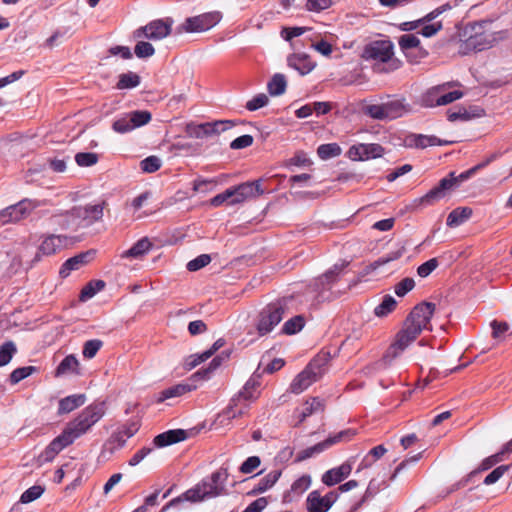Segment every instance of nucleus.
<instances>
[{
	"instance_id": "f257e3e1",
	"label": "nucleus",
	"mask_w": 512,
	"mask_h": 512,
	"mask_svg": "<svg viewBox=\"0 0 512 512\" xmlns=\"http://www.w3.org/2000/svg\"><path fill=\"white\" fill-rule=\"evenodd\" d=\"M106 413L104 401L95 402L84 408L81 413L70 421L62 433L72 444L76 439L87 433L93 425L102 419Z\"/></svg>"
},
{
	"instance_id": "f03ea898",
	"label": "nucleus",
	"mask_w": 512,
	"mask_h": 512,
	"mask_svg": "<svg viewBox=\"0 0 512 512\" xmlns=\"http://www.w3.org/2000/svg\"><path fill=\"white\" fill-rule=\"evenodd\" d=\"M330 360L328 352H320L299 373L290 385V391L294 394H300L306 390L312 383L316 382L324 374L326 365Z\"/></svg>"
},
{
	"instance_id": "7ed1b4c3",
	"label": "nucleus",
	"mask_w": 512,
	"mask_h": 512,
	"mask_svg": "<svg viewBox=\"0 0 512 512\" xmlns=\"http://www.w3.org/2000/svg\"><path fill=\"white\" fill-rule=\"evenodd\" d=\"M419 335L417 329L404 323L403 328L396 334L394 342L387 348L378 364L382 367L389 366Z\"/></svg>"
},
{
	"instance_id": "20e7f679",
	"label": "nucleus",
	"mask_w": 512,
	"mask_h": 512,
	"mask_svg": "<svg viewBox=\"0 0 512 512\" xmlns=\"http://www.w3.org/2000/svg\"><path fill=\"white\" fill-rule=\"evenodd\" d=\"M287 311L286 300H278L268 304L259 314L257 331L263 336L270 333L283 319Z\"/></svg>"
},
{
	"instance_id": "39448f33",
	"label": "nucleus",
	"mask_w": 512,
	"mask_h": 512,
	"mask_svg": "<svg viewBox=\"0 0 512 512\" xmlns=\"http://www.w3.org/2000/svg\"><path fill=\"white\" fill-rule=\"evenodd\" d=\"M471 31L473 34H470L461 45L464 54L470 51H483L491 48L497 40L494 33L483 30L482 23H474L471 25Z\"/></svg>"
},
{
	"instance_id": "423d86ee",
	"label": "nucleus",
	"mask_w": 512,
	"mask_h": 512,
	"mask_svg": "<svg viewBox=\"0 0 512 512\" xmlns=\"http://www.w3.org/2000/svg\"><path fill=\"white\" fill-rule=\"evenodd\" d=\"M222 19V13L211 11L189 17L178 27V33H201L215 27Z\"/></svg>"
},
{
	"instance_id": "0eeeda50",
	"label": "nucleus",
	"mask_w": 512,
	"mask_h": 512,
	"mask_svg": "<svg viewBox=\"0 0 512 512\" xmlns=\"http://www.w3.org/2000/svg\"><path fill=\"white\" fill-rule=\"evenodd\" d=\"M234 126L231 120H216L206 123L190 122L185 126L186 134L191 138L203 139L219 135Z\"/></svg>"
},
{
	"instance_id": "6e6552de",
	"label": "nucleus",
	"mask_w": 512,
	"mask_h": 512,
	"mask_svg": "<svg viewBox=\"0 0 512 512\" xmlns=\"http://www.w3.org/2000/svg\"><path fill=\"white\" fill-rule=\"evenodd\" d=\"M173 23L172 18L153 20L136 29L133 32V37L135 39L147 38L152 41L162 40L171 34Z\"/></svg>"
},
{
	"instance_id": "1a4fd4ad",
	"label": "nucleus",
	"mask_w": 512,
	"mask_h": 512,
	"mask_svg": "<svg viewBox=\"0 0 512 512\" xmlns=\"http://www.w3.org/2000/svg\"><path fill=\"white\" fill-rule=\"evenodd\" d=\"M435 304L422 302L416 305L404 321L410 327H414L421 333L423 330H432L430 320L435 311Z\"/></svg>"
},
{
	"instance_id": "9d476101",
	"label": "nucleus",
	"mask_w": 512,
	"mask_h": 512,
	"mask_svg": "<svg viewBox=\"0 0 512 512\" xmlns=\"http://www.w3.org/2000/svg\"><path fill=\"white\" fill-rule=\"evenodd\" d=\"M349 265L348 261H341L340 263H336L326 271L323 275L317 277L313 283L310 285L312 290L317 293L316 299L318 301H324L327 299L324 293L329 291L332 284L338 280L340 273Z\"/></svg>"
},
{
	"instance_id": "9b49d317",
	"label": "nucleus",
	"mask_w": 512,
	"mask_h": 512,
	"mask_svg": "<svg viewBox=\"0 0 512 512\" xmlns=\"http://www.w3.org/2000/svg\"><path fill=\"white\" fill-rule=\"evenodd\" d=\"M104 202L95 205L73 207L66 217H73L77 220V227H89L103 217Z\"/></svg>"
},
{
	"instance_id": "f8f14e48",
	"label": "nucleus",
	"mask_w": 512,
	"mask_h": 512,
	"mask_svg": "<svg viewBox=\"0 0 512 512\" xmlns=\"http://www.w3.org/2000/svg\"><path fill=\"white\" fill-rule=\"evenodd\" d=\"M355 435V431L351 429H346L338 432L337 434L328 437L322 442L315 444L314 446L308 447L297 454L296 462L304 461L316 454H320L326 449L330 448L336 443H339L344 440H350Z\"/></svg>"
},
{
	"instance_id": "ddd939ff",
	"label": "nucleus",
	"mask_w": 512,
	"mask_h": 512,
	"mask_svg": "<svg viewBox=\"0 0 512 512\" xmlns=\"http://www.w3.org/2000/svg\"><path fill=\"white\" fill-rule=\"evenodd\" d=\"M455 180L450 177L448 174L447 177L441 179L439 183L433 187L430 191H428L424 196L415 199L414 204L416 206L423 205H433L434 203L440 201L445 198L451 191L455 189Z\"/></svg>"
},
{
	"instance_id": "4468645a",
	"label": "nucleus",
	"mask_w": 512,
	"mask_h": 512,
	"mask_svg": "<svg viewBox=\"0 0 512 512\" xmlns=\"http://www.w3.org/2000/svg\"><path fill=\"white\" fill-rule=\"evenodd\" d=\"M227 471H216L212 473L210 479H204L198 483L204 498H214L227 494L224 482L227 479Z\"/></svg>"
},
{
	"instance_id": "2eb2a0df",
	"label": "nucleus",
	"mask_w": 512,
	"mask_h": 512,
	"mask_svg": "<svg viewBox=\"0 0 512 512\" xmlns=\"http://www.w3.org/2000/svg\"><path fill=\"white\" fill-rule=\"evenodd\" d=\"M393 56V44L389 40H378L366 45L362 57L382 63L388 62Z\"/></svg>"
},
{
	"instance_id": "dca6fc26",
	"label": "nucleus",
	"mask_w": 512,
	"mask_h": 512,
	"mask_svg": "<svg viewBox=\"0 0 512 512\" xmlns=\"http://www.w3.org/2000/svg\"><path fill=\"white\" fill-rule=\"evenodd\" d=\"M260 384L258 376L249 378L243 388L231 398L229 411H231L232 408H237L242 401L251 403L257 400L260 395Z\"/></svg>"
},
{
	"instance_id": "f3484780",
	"label": "nucleus",
	"mask_w": 512,
	"mask_h": 512,
	"mask_svg": "<svg viewBox=\"0 0 512 512\" xmlns=\"http://www.w3.org/2000/svg\"><path fill=\"white\" fill-rule=\"evenodd\" d=\"M32 210V202L29 199L19 201L17 204L11 205L0 212V226L18 222L27 217Z\"/></svg>"
},
{
	"instance_id": "a211bd4d",
	"label": "nucleus",
	"mask_w": 512,
	"mask_h": 512,
	"mask_svg": "<svg viewBox=\"0 0 512 512\" xmlns=\"http://www.w3.org/2000/svg\"><path fill=\"white\" fill-rule=\"evenodd\" d=\"M347 154L353 161H364L381 157L384 154V148L377 143H360L351 146Z\"/></svg>"
},
{
	"instance_id": "6ab92c4d",
	"label": "nucleus",
	"mask_w": 512,
	"mask_h": 512,
	"mask_svg": "<svg viewBox=\"0 0 512 512\" xmlns=\"http://www.w3.org/2000/svg\"><path fill=\"white\" fill-rule=\"evenodd\" d=\"M96 251L91 249L86 252L79 253L64 262L59 274L62 278L70 275L71 271L78 270L85 264L89 263L95 256Z\"/></svg>"
},
{
	"instance_id": "aec40b11",
	"label": "nucleus",
	"mask_w": 512,
	"mask_h": 512,
	"mask_svg": "<svg viewBox=\"0 0 512 512\" xmlns=\"http://www.w3.org/2000/svg\"><path fill=\"white\" fill-rule=\"evenodd\" d=\"M405 143L410 148H421L424 149L429 146H444L451 144L452 141L441 140L436 136H428L423 134H410L406 137Z\"/></svg>"
},
{
	"instance_id": "412c9836",
	"label": "nucleus",
	"mask_w": 512,
	"mask_h": 512,
	"mask_svg": "<svg viewBox=\"0 0 512 512\" xmlns=\"http://www.w3.org/2000/svg\"><path fill=\"white\" fill-rule=\"evenodd\" d=\"M69 445H71L70 441L61 433L47 446L45 451L39 455L37 459L38 463L43 464L53 460L60 451Z\"/></svg>"
},
{
	"instance_id": "4be33fe9",
	"label": "nucleus",
	"mask_w": 512,
	"mask_h": 512,
	"mask_svg": "<svg viewBox=\"0 0 512 512\" xmlns=\"http://www.w3.org/2000/svg\"><path fill=\"white\" fill-rule=\"evenodd\" d=\"M398 44L400 49L405 53L406 57L409 59L411 63L418 62L416 58H412V55L409 52L411 49L418 48L420 58H424L428 54L424 49L420 47V40L414 34H404L400 36Z\"/></svg>"
},
{
	"instance_id": "5701e85b",
	"label": "nucleus",
	"mask_w": 512,
	"mask_h": 512,
	"mask_svg": "<svg viewBox=\"0 0 512 512\" xmlns=\"http://www.w3.org/2000/svg\"><path fill=\"white\" fill-rule=\"evenodd\" d=\"M352 471V466L350 463L345 462L339 467L332 468L328 471H326L322 476V482L326 486H334L336 484H339L344 479H346Z\"/></svg>"
},
{
	"instance_id": "b1692460",
	"label": "nucleus",
	"mask_w": 512,
	"mask_h": 512,
	"mask_svg": "<svg viewBox=\"0 0 512 512\" xmlns=\"http://www.w3.org/2000/svg\"><path fill=\"white\" fill-rule=\"evenodd\" d=\"M66 240V236L60 235H49L46 237L39 246L38 253L34 257V262L39 259V254L49 256L56 253L58 249L65 245Z\"/></svg>"
},
{
	"instance_id": "393cba45",
	"label": "nucleus",
	"mask_w": 512,
	"mask_h": 512,
	"mask_svg": "<svg viewBox=\"0 0 512 512\" xmlns=\"http://www.w3.org/2000/svg\"><path fill=\"white\" fill-rule=\"evenodd\" d=\"M187 438V431L183 429H173L160 433L155 436L153 444L156 447L162 448L178 442L184 441Z\"/></svg>"
},
{
	"instance_id": "a878e982",
	"label": "nucleus",
	"mask_w": 512,
	"mask_h": 512,
	"mask_svg": "<svg viewBox=\"0 0 512 512\" xmlns=\"http://www.w3.org/2000/svg\"><path fill=\"white\" fill-rule=\"evenodd\" d=\"M288 66L297 70L300 75L310 73L316 66L307 54H292L287 59Z\"/></svg>"
},
{
	"instance_id": "bb28decb",
	"label": "nucleus",
	"mask_w": 512,
	"mask_h": 512,
	"mask_svg": "<svg viewBox=\"0 0 512 512\" xmlns=\"http://www.w3.org/2000/svg\"><path fill=\"white\" fill-rule=\"evenodd\" d=\"M236 191L238 195V199L236 201L244 202L249 198H256L264 193V190L261 188V180H255L251 182H245L236 186Z\"/></svg>"
},
{
	"instance_id": "cd10ccee",
	"label": "nucleus",
	"mask_w": 512,
	"mask_h": 512,
	"mask_svg": "<svg viewBox=\"0 0 512 512\" xmlns=\"http://www.w3.org/2000/svg\"><path fill=\"white\" fill-rule=\"evenodd\" d=\"M70 374H75V375H79L80 374V364H79V361L76 358V356L73 355V354H70V355L66 356L59 363V365L57 366V368L55 370V376L56 377L70 375Z\"/></svg>"
},
{
	"instance_id": "c85d7f7f",
	"label": "nucleus",
	"mask_w": 512,
	"mask_h": 512,
	"mask_svg": "<svg viewBox=\"0 0 512 512\" xmlns=\"http://www.w3.org/2000/svg\"><path fill=\"white\" fill-rule=\"evenodd\" d=\"M86 402L85 394H74L67 396L59 401L58 414H67L84 405Z\"/></svg>"
},
{
	"instance_id": "c756f323",
	"label": "nucleus",
	"mask_w": 512,
	"mask_h": 512,
	"mask_svg": "<svg viewBox=\"0 0 512 512\" xmlns=\"http://www.w3.org/2000/svg\"><path fill=\"white\" fill-rule=\"evenodd\" d=\"M448 85L449 84H442V85H437V86H434V87L428 89L425 93H423L421 95V97L419 99V104L422 107H426V108H433V107L439 106L438 105L439 93H442L443 91H445L446 87Z\"/></svg>"
},
{
	"instance_id": "7c9ffc66",
	"label": "nucleus",
	"mask_w": 512,
	"mask_h": 512,
	"mask_svg": "<svg viewBox=\"0 0 512 512\" xmlns=\"http://www.w3.org/2000/svg\"><path fill=\"white\" fill-rule=\"evenodd\" d=\"M193 389H194V387H192L189 384H177V385L171 386V387L164 389L158 393L156 402L162 403L167 399H171L174 397H180V396L192 391Z\"/></svg>"
},
{
	"instance_id": "2f4dec72",
	"label": "nucleus",
	"mask_w": 512,
	"mask_h": 512,
	"mask_svg": "<svg viewBox=\"0 0 512 512\" xmlns=\"http://www.w3.org/2000/svg\"><path fill=\"white\" fill-rule=\"evenodd\" d=\"M203 493L201 492V489L199 488V485L197 484L195 487L188 489L185 493H183L181 496L176 497L172 499L164 508L167 509L169 507L175 506L183 501H190V502H199L204 500Z\"/></svg>"
},
{
	"instance_id": "473e14b6",
	"label": "nucleus",
	"mask_w": 512,
	"mask_h": 512,
	"mask_svg": "<svg viewBox=\"0 0 512 512\" xmlns=\"http://www.w3.org/2000/svg\"><path fill=\"white\" fill-rule=\"evenodd\" d=\"M471 215L472 209L469 207L456 208L449 213L446 224L449 227H457L467 221Z\"/></svg>"
},
{
	"instance_id": "72a5a7b5",
	"label": "nucleus",
	"mask_w": 512,
	"mask_h": 512,
	"mask_svg": "<svg viewBox=\"0 0 512 512\" xmlns=\"http://www.w3.org/2000/svg\"><path fill=\"white\" fill-rule=\"evenodd\" d=\"M281 470H273L260 479L259 483L253 488L251 494L257 495L271 488L280 478Z\"/></svg>"
},
{
	"instance_id": "f704fd0d",
	"label": "nucleus",
	"mask_w": 512,
	"mask_h": 512,
	"mask_svg": "<svg viewBox=\"0 0 512 512\" xmlns=\"http://www.w3.org/2000/svg\"><path fill=\"white\" fill-rule=\"evenodd\" d=\"M306 508L308 512H327L329 510V506L326 505L318 490L309 493L306 499Z\"/></svg>"
},
{
	"instance_id": "c9c22d12",
	"label": "nucleus",
	"mask_w": 512,
	"mask_h": 512,
	"mask_svg": "<svg viewBox=\"0 0 512 512\" xmlns=\"http://www.w3.org/2000/svg\"><path fill=\"white\" fill-rule=\"evenodd\" d=\"M287 81L283 74L276 73L267 84L268 92L271 96H279L285 93Z\"/></svg>"
},
{
	"instance_id": "e433bc0d",
	"label": "nucleus",
	"mask_w": 512,
	"mask_h": 512,
	"mask_svg": "<svg viewBox=\"0 0 512 512\" xmlns=\"http://www.w3.org/2000/svg\"><path fill=\"white\" fill-rule=\"evenodd\" d=\"M152 247V243L147 237L138 240L130 249L124 252L123 257L138 258L147 253Z\"/></svg>"
},
{
	"instance_id": "4c0bfd02",
	"label": "nucleus",
	"mask_w": 512,
	"mask_h": 512,
	"mask_svg": "<svg viewBox=\"0 0 512 512\" xmlns=\"http://www.w3.org/2000/svg\"><path fill=\"white\" fill-rule=\"evenodd\" d=\"M496 158V155H491L485 162H482L472 168H470L467 171L462 172L459 175H456L455 172H450L449 175L451 178H453L455 181V188L459 187L462 182L469 179L477 170L485 167L488 165L492 160Z\"/></svg>"
},
{
	"instance_id": "58836bf2",
	"label": "nucleus",
	"mask_w": 512,
	"mask_h": 512,
	"mask_svg": "<svg viewBox=\"0 0 512 512\" xmlns=\"http://www.w3.org/2000/svg\"><path fill=\"white\" fill-rule=\"evenodd\" d=\"M141 82V78L134 72H127L119 75L116 88L119 90L132 89L137 87Z\"/></svg>"
},
{
	"instance_id": "ea45409f",
	"label": "nucleus",
	"mask_w": 512,
	"mask_h": 512,
	"mask_svg": "<svg viewBox=\"0 0 512 512\" xmlns=\"http://www.w3.org/2000/svg\"><path fill=\"white\" fill-rule=\"evenodd\" d=\"M503 457L504 455L501 454V451H499L498 453L494 454V455H491L487 458H485L478 469L472 471L468 476H467V479L465 480V483H467L471 477H473L474 475H476L477 473L481 472V471H486L490 468H492L494 465H496L497 463L503 461Z\"/></svg>"
},
{
	"instance_id": "a19ab883",
	"label": "nucleus",
	"mask_w": 512,
	"mask_h": 512,
	"mask_svg": "<svg viewBox=\"0 0 512 512\" xmlns=\"http://www.w3.org/2000/svg\"><path fill=\"white\" fill-rule=\"evenodd\" d=\"M386 118L395 119L405 112V106L401 100L394 99L384 103Z\"/></svg>"
},
{
	"instance_id": "79ce46f5",
	"label": "nucleus",
	"mask_w": 512,
	"mask_h": 512,
	"mask_svg": "<svg viewBox=\"0 0 512 512\" xmlns=\"http://www.w3.org/2000/svg\"><path fill=\"white\" fill-rule=\"evenodd\" d=\"M396 305L397 302L391 295H385L382 302L375 307L374 314L377 317H385L395 309Z\"/></svg>"
},
{
	"instance_id": "37998d69",
	"label": "nucleus",
	"mask_w": 512,
	"mask_h": 512,
	"mask_svg": "<svg viewBox=\"0 0 512 512\" xmlns=\"http://www.w3.org/2000/svg\"><path fill=\"white\" fill-rule=\"evenodd\" d=\"M105 282L103 280H92L90 281L80 293V300L86 301L92 298L97 292L103 290Z\"/></svg>"
},
{
	"instance_id": "c03bdc74",
	"label": "nucleus",
	"mask_w": 512,
	"mask_h": 512,
	"mask_svg": "<svg viewBox=\"0 0 512 512\" xmlns=\"http://www.w3.org/2000/svg\"><path fill=\"white\" fill-rule=\"evenodd\" d=\"M341 152V147L337 143L322 144L317 149V154L322 160L337 157Z\"/></svg>"
},
{
	"instance_id": "a18cd8bd",
	"label": "nucleus",
	"mask_w": 512,
	"mask_h": 512,
	"mask_svg": "<svg viewBox=\"0 0 512 512\" xmlns=\"http://www.w3.org/2000/svg\"><path fill=\"white\" fill-rule=\"evenodd\" d=\"M305 324V319L302 315H297L286 321L282 327V332L287 335H293L299 332Z\"/></svg>"
},
{
	"instance_id": "49530a36",
	"label": "nucleus",
	"mask_w": 512,
	"mask_h": 512,
	"mask_svg": "<svg viewBox=\"0 0 512 512\" xmlns=\"http://www.w3.org/2000/svg\"><path fill=\"white\" fill-rule=\"evenodd\" d=\"M128 114L130 116L129 121L132 122L134 129L148 124L152 119L151 113L147 110H135Z\"/></svg>"
},
{
	"instance_id": "de8ad7c7",
	"label": "nucleus",
	"mask_w": 512,
	"mask_h": 512,
	"mask_svg": "<svg viewBox=\"0 0 512 512\" xmlns=\"http://www.w3.org/2000/svg\"><path fill=\"white\" fill-rule=\"evenodd\" d=\"M69 211L61 214H52L51 220L54 224H58L62 229H74L77 230V220H73V217H66Z\"/></svg>"
},
{
	"instance_id": "09e8293b",
	"label": "nucleus",
	"mask_w": 512,
	"mask_h": 512,
	"mask_svg": "<svg viewBox=\"0 0 512 512\" xmlns=\"http://www.w3.org/2000/svg\"><path fill=\"white\" fill-rule=\"evenodd\" d=\"M17 349L12 341H7L0 346V367L7 365Z\"/></svg>"
},
{
	"instance_id": "8fccbe9b",
	"label": "nucleus",
	"mask_w": 512,
	"mask_h": 512,
	"mask_svg": "<svg viewBox=\"0 0 512 512\" xmlns=\"http://www.w3.org/2000/svg\"><path fill=\"white\" fill-rule=\"evenodd\" d=\"M99 160V156L93 152H79L75 155V162L80 167H90L95 165Z\"/></svg>"
},
{
	"instance_id": "3c124183",
	"label": "nucleus",
	"mask_w": 512,
	"mask_h": 512,
	"mask_svg": "<svg viewBox=\"0 0 512 512\" xmlns=\"http://www.w3.org/2000/svg\"><path fill=\"white\" fill-rule=\"evenodd\" d=\"M250 408V402H241L237 408H232L229 411V405L223 411V415L227 417V419H235L240 418L246 415Z\"/></svg>"
},
{
	"instance_id": "603ef678",
	"label": "nucleus",
	"mask_w": 512,
	"mask_h": 512,
	"mask_svg": "<svg viewBox=\"0 0 512 512\" xmlns=\"http://www.w3.org/2000/svg\"><path fill=\"white\" fill-rule=\"evenodd\" d=\"M311 485L310 475H302L291 485V492L299 496L303 494Z\"/></svg>"
},
{
	"instance_id": "864d4df0",
	"label": "nucleus",
	"mask_w": 512,
	"mask_h": 512,
	"mask_svg": "<svg viewBox=\"0 0 512 512\" xmlns=\"http://www.w3.org/2000/svg\"><path fill=\"white\" fill-rule=\"evenodd\" d=\"M103 343L99 339L88 340L83 346V356L87 359H92L102 347Z\"/></svg>"
},
{
	"instance_id": "5fc2aeb1",
	"label": "nucleus",
	"mask_w": 512,
	"mask_h": 512,
	"mask_svg": "<svg viewBox=\"0 0 512 512\" xmlns=\"http://www.w3.org/2000/svg\"><path fill=\"white\" fill-rule=\"evenodd\" d=\"M302 411L309 417V416H311L314 413L323 412L324 411V404L317 397L311 398V400L305 401V403L303 404Z\"/></svg>"
},
{
	"instance_id": "6e6d98bb",
	"label": "nucleus",
	"mask_w": 512,
	"mask_h": 512,
	"mask_svg": "<svg viewBox=\"0 0 512 512\" xmlns=\"http://www.w3.org/2000/svg\"><path fill=\"white\" fill-rule=\"evenodd\" d=\"M129 114H125L123 117L115 120L112 125V129L117 133H127L134 129L132 122L129 121Z\"/></svg>"
},
{
	"instance_id": "4d7b16f0",
	"label": "nucleus",
	"mask_w": 512,
	"mask_h": 512,
	"mask_svg": "<svg viewBox=\"0 0 512 512\" xmlns=\"http://www.w3.org/2000/svg\"><path fill=\"white\" fill-rule=\"evenodd\" d=\"M386 452L387 449L383 445L375 446L369 451L368 455L363 459L361 467H368L369 465H371L372 461L380 459Z\"/></svg>"
},
{
	"instance_id": "13d9d810",
	"label": "nucleus",
	"mask_w": 512,
	"mask_h": 512,
	"mask_svg": "<svg viewBox=\"0 0 512 512\" xmlns=\"http://www.w3.org/2000/svg\"><path fill=\"white\" fill-rule=\"evenodd\" d=\"M134 52L138 58H148L154 55L155 48L149 42L138 41L135 45Z\"/></svg>"
},
{
	"instance_id": "bf43d9fd",
	"label": "nucleus",
	"mask_w": 512,
	"mask_h": 512,
	"mask_svg": "<svg viewBox=\"0 0 512 512\" xmlns=\"http://www.w3.org/2000/svg\"><path fill=\"white\" fill-rule=\"evenodd\" d=\"M32 502V487L25 490L21 495L20 500L15 503L11 512H30L25 506Z\"/></svg>"
},
{
	"instance_id": "052dcab7",
	"label": "nucleus",
	"mask_w": 512,
	"mask_h": 512,
	"mask_svg": "<svg viewBox=\"0 0 512 512\" xmlns=\"http://www.w3.org/2000/svg\"><path fill=\"white\" fill-rule=\"evenodd\" d=\"M269 102V98L266 94L260 93L254 96L251 100L246 103V109L249 111H256L264 106H266Z\"/></svg>"
},
{
	"instance_id": "680f3d73",
	"label": "nucleus",
	"mask_w": 512,
	"mask_h": 512,
	"mask_svg": "<svg viewBox=\"0 0 512 512\" xmlns=\"http://www.w3.org/2000/svg\"><path fill=\"white\" fill-rule=\"evenodd\" d=\"M415 287V281L413 278H404L395 285V293L399 297L405 296Z\"/></svg>"
},
{
	"instance_id": "e2e57ef3",
	"label": "nucleus",
	"mask_w": 512,
	"mask_h": 512,
	"mask_svg": "<svg viewBox=\"0 0 512 512\" xmlns=\"http://www.w3.org/2000/svg\"><path fill=\"white\" fill-rule=\"evenodd\" d=\"M510 470V466H498L490 472L484 479L485 485H492L496 483L506 472Z\"/></svg>"
},
{
	"instance_id": "0e129e2a",
	"label": "nucleus",
	"mask_w": 512,
	"mask_h": 512,
	"mask_svg": "<svg viewBox=\"0 0 512 512\" xmlns=\"http://www.w3.org/2000/svg\"><path fill=\"white\" fill-rule=\"evenodd\" d=\"M223 357L218 355L212 359L207 368L199 370L195 376H201L203 379H208L210 375L222 364Z\"/></svg>"
},
{
	"instance_id": "69168bd1",
	"label": "nucleus",
	"mask_w": 512,
	"mask_h": 512,
	"mask_svg": "<svg viewBox=\"0 0 512 512\" xmlns=\"http://www.w3.org/2000/svg\"><path fill=\"white\" fill-rule=\"evenodd\" d=\"M140 166L144 172L153 173L160 168L161 161L156 156H149L141 161Z\"/></svg>"
},
{
	"instance_id": "338daca9",
	"label": "nucleus",
	"mask_w": 512,
	"mask_h": 512,
	"mask_svg": "<svg viewBox=\"0 0 512 512\" xmlns=\"http://www.w3.org/2000/svg\"><path fill=\"white\" fill-rule=\"evenodd\" d=\"M211 262V257L208 254H201L195 259L191 260L187 264V269L189 271H197L201 268L205 267Z\"/></svg>"
},
{
	"instance_id": "774afa93",
	"label": "nucleus",
	"mask_w": 512,
	"mask_h": 512,
	"mask_svg": "<svg viewBox=\"0 0 512 512\" xmlns=\"http://www.w3.org/2000/svg\"><path fill=\"white\" fill-rule=\"evenodd\" d=\"M462 97H463V92L458 91V90L447 92V93H444V91H443L442 93H439L438 105L444 106V105L450 104Z\"/></svg>"
}]
</instances>
